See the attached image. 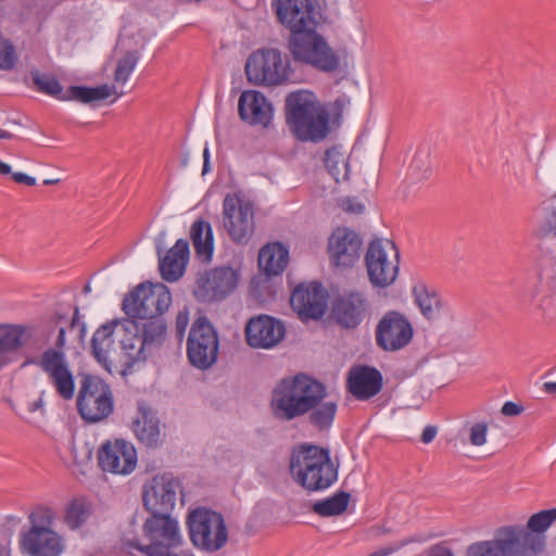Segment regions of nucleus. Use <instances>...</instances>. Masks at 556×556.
<instances>
[{
    "instance_id": "nucleus-1",
    "label": "nucleus",
    "mask_w": 556,
    "mask_h": 556,
    "mask_svg": "<svg viewBox=\"0 0 556 556\" xmlns=\"http://www.w3.org/2000/svg\"><path fill=\"white\" fill-rule=\"evenodd\" d=\"M324 384L305 375L282 379L273 391L270 407L280 421H291L308 414L312 426L318 430L331 427L337 403L325 401Z\"/></svg>"
},
{
    "instance_id": "nucleus-2",
    "label": "nucleus",
    "mask_w": 556,
    "mask_h": 556,
    "mask_svg": "<svg viewBox=\"0 0 556 556\" xmlns=\"http://www.w3.org/2000/svg\"><path fill=\"white\" fill-rule=\"evenodd\" d=\"M135 518L128 521V529L123 530L122 541L147 556H195L191 551H175L184 543L179 523L168 514H151L142 526L147 544L138 539Z\"/></svg>"
},
{
    "instance_id": "nucleus-3",
    "label": "nucleus",
    "mask_w": 556,
    "mask_h": 556,
    "mask_svg": "<svg viewBox=\"0 0 556 556\" xmlns=\"http://www.w3.org/2000/svg\"><path fill=\"white\" fill-rule=\"evenodd\" d=\"M286 121L292 134L301 141L317 142L329 131V114L315 93L301 89L286 98Z\"/></svg>"
},
{
    "instance_id": "nucleus-4",
    "label": "nucleus",
    "mask_w": 556,
    "mask_h": 556,
    "mask_svg": "<svg viewBox=\"0 0 556 556\" xmlns=\"http://www.w3.org/2000/svg\"><path fill=\"white\" fill-rule=\"evenodd\" d=\"M290 472L308 491L326 490L338 479L329 450L316 445H301L292 452Z\"/></svg>"
},
{
    "instance_id": "nucleus-5",
    "label": "nucleus",
    "mask_w": 556,
    "mask_h": 556,
    "mask_svg": "<svg viewBox=\"0 0 556 556\" xmlns=\"http://www.w3.org/2000/svg\"><path fill=\"white\" fill-rule=\"evenodd\" d=\"M30 527L20 535V549L28 556H61L65 548L63 536L51 526L54 513L46 506L36 507L28 516Z\"/></svg>"
},
{
    "instance_id": "nucleus-6",
    "label": "nucleus",
    "mask_w": 556,
    "mask_h": 556,
    "mask_svg": "<svg viewBox=\"0 0 556 556\" xmlns=\"http://www.w3.org/2000/svg\"><path fill=\"white\" fill-rule=\"evenodd\" d=\"M244 70L248 80L257 86L275 87L294 81L289 58L276 48H263L251 53Z\"/></svg>"
},
{
    "instance_id": "nucleus-7",
    "label": "nucleus",
    "mask_w": 556,
    "mask_h": 556,
    "mask_svg": "<svg viewBox=\"0 0 556 556\" xmlns=\"http://www.w3.org/2000/svg\"><path fill=\"white\" fill-rule=\"evenodd\" d=\"M188 534L191 544L200 552L215 553L228 542V527L220 513L198 507L187 517Z\"/></svg>"
},
{
    "instance_id": "nucleus-8",
    "label": "nucleus",
    "mask_w": 556,
    "mask_h": 556,
    "mask_svg": "<svg viewBox=\"0 0 556 556\" xmlns=\"http://www.w3.org/2000/svg\"><path fill=\"white\" fill-rule=\"evenodd\" d=\"M288 49L295 62L311 65L320 72L333 73L340 67L339 55L316 28L290 35Z\"/></svg>"
},
{
    "instance_id": "nucleus-9",
    "label": "nucleus",
    "mask_w": 556,
    "mask_h": 556,
    "mask_svg": "<svg viewBox=\"0 0 556 556\" xmlns=\"http://www.w3.org/2000/svg\"><path fill=\"white\" fill-rule=\"evenodd\" d=\"M172 303L168 288L162 283H139L124 300L123 311L134 320L162 317Z\"/></svg>"
},
{
    "instance_id": "nucleus-10",
    "label": "nucleus",
    "mask_w": 556,
    "mask_h": 556,
    "mask_svg": "<svg viewBox=\"0 0 556 556\" xmlns=\"http://www.w3.org/2000/svg\"><path fill=\"white\" fill-rule=\"evenodd\" d=\"M365 265L370 283L388 288L394 283L400 270V252L394 242L375 239L365 253Z\"/></svg>"
},
{
    "instance_id": "nucleus-11",
    "label": "nucleus",
    "mask_w": 556,
    "mask_h": 556,
    "mask_svg": "<svg viewBox=\"0 0 556 556\" xmlns=\"http://www.w3.org/2000/svg\"><path fill=\"white\" fill-rule=\"evenodd\" d=\"M77 410L87 422H99L108 418L114 409L113 393L101 378L86 375L76 400Z\"/></svg>"
},
{
    "instance_id": "nucleus-12",
    "label": "nucleus",
    "mask_w": 556,
    "mask_h": 556,
    "mask_svg": "<svg viewBox=\"0 0 556 556\" xmlns=\"http://www.w3.org/2000/svg\"><path fill=\"white\" fill-rule=\"evenodd\" d=\"M37 366L46 376L49 384L64 401L75 396V377L64 351L45 350L40 356L25 361L24 365Z\"/></svg>"
},
{
    "instance_id": "nucleus-13",
    "label": "nucleus",
    "mask_w": 556,
    "mask_h": 556,
    "mask_svg": "<svg viewBox=\"0 0 556 556\" xmlns=\"http://www.w3.org/2000/svg\"><path fill=\"white\" fill-rule=\"evenodd\" d=\"M223 225L230 239L247 244L254 232V206L239 193H227L223 201Z\"/></svg>"
},
{
    "instance_id": "nucleus-14",
    "label": "nucleus",
    "mask_w": 556,
    "mask_h": 556,
    "mask_svg": "<svg viewBox=\"0 0 556 556\" xmlns=\"http://www.w3.org/2000/svg\"><path fill=\"white\" fill-rule=\"evenodd\" d=\"M219 350L218 336L206 317H199L192 324L187 340V357L198 369L212 367Z\"/></svg>"
},
{
    "instance_id": "nucleus-15",
    "label": "nucleus",
    "mask_w": 556,
    "mask_h": 556,
    "mask_svg": "<svg viewBox=\"0 0 556 556\" xmlns=\"http://www.w3.org/2000/svg\"><path fill=\"white\" fill-rule=\"evenodd\" d=\"M239 271L230 266H219L198 274L193 289L194 298L202 303L225 300L238 287Z\"/></svg>"
},
{
    "instance_id": "nucleus-16",
    "label": "nucleus",
    "mask_w": 556,
    "mask_h": 556,
    "mask_svg": "<svg viewBox=\"0 0 556 556\" xmlns=\"http://www.w3.org/2000/svg\"><path fill=\"white\" fill-rule=\"evenodd\" d=\"M413 337L412 323L406 315L397 311L384 313L375 329L376 343L386 352H396L406 348Z\"/></svg>"
},
{
    "instance_id": "nucleus-17",
    "label": "nucleus",
    "mask_w": 556,
    "mask_h": 556,
    "mask_svg": "<svg viewBox=\"0 0 556 556\" xmlns=\"http://www.w3.org/2000/svg\"><path fill=\"white\" fill-rule=\"evenodd\" d=\"M271 8L290 35L317 27L316 0H273Z\"/></svg>"
},
{
    "instance_id": "nucleus-18",
    "label": "nucleus",
    "mask_w": 556,
    "mask_h": 556,
    "mask_svg": "<svg viewBox=\"0 0 556 556\" xmlns=\"http://www.w3.org/2000/svg\"><path fill=\"white\" fill-rule=\"evenodd\" d=\"M181 492V483L172 473L155 476L143 490V504L151 514L170 515Z\"/></svg>"
},
{
    "instance_id": "nucleus-19",
    "label": "nucleus",
    "mask_w": 556,
    "mask_h": 556,
    "mask_svg": "<svg viewBox=\"0 0 556 556\" xmlns=\"http://www.w3.org/2000/svg\"><path fill=\"white\" fill-rule=\"evenodd\" d=\"M98 463L103 471L113 475H129L137 465L135 446L123 440L104 442L98 451Z\"/></svg>"
},
{
    "instance_id": "nucleus-20",
    "label": "nucleus",
    "mask_w": 556,
    "mask_h": 556,
    "mask_svg": "<svg viewBox=\"0 0 556 556\" xmlns=\"http://www.w3.org/2000/svg\"><path fill=\"white\" fill-rule=\"evenodd\" d=\"M362 245L363 240L355 231L337 228L328 241L331 265L342 269L353 267L361 257Z\"/></svg>"
},
{
    "instance_id": "nucleus-21",
    "label": "nucleus",
    "mask_w": 556,
    "mask_h": 556,
    "mask_svg": "<svg viewBox=\"0 0 556 556\" xmlns=\"http://www.w3.org/2000/svg\"><path fill=\"white\" fill-rule=\"evenodd\" d=\"M502 556H539L543 551L539 547L535 535L528 533L522 525H507L495 530Z\"/></svg>"
},
{
    "instance_id": "nucleus-22",
    "label": "nucleus",
    "mask_w": 556,
    "mask_h": 556,
    "mask_svg": "<svg viewBox=\"0 0 556 556\" xmlns=\"http://www.w3.org/2000/svg\"><path fill=\"white\" fill-rule=\"evenodd\" d=\"M244 332L251 348L271 349L285 338L286 327L279 319L263 314L250 318Z\"/></svg>"
},
{
    "instance_id": "nucleus-23",
    "label": "nucleus",
    "mask_w": 556,
    "mask_h": 556,
    "mask_svg": "<svg viewBox=\"0 0 556 556\" xmlns=\"http://www.w3.org/2000/svg\"><path fill=\"white\" fill-rule=\"evenodd\" d=\"M328 294L319 282L298 286L290 298L294 312L301 319H319L327 308Z\"/></svg>"
},
{
    "instance_id": "nucleus-24",
    "label": "nucleus",
    "mask_w": 556,
    "mask_h": 556,
    "mask_svg": "<svg viewBox=\"0 0 556 556\" xmlns=\"http://www.w3.org/2000/svg\"><path fill=\"white\" fill-rule=\"evenodd\" d=\"M240 118L252 126L268 127L273 118V106L266 97L256 90H245L238 102Z\"/></svg>"
},
{
    "instance_id": "nucleus-25",
    "label": "nucleus",
    "mask_w": 556,
    "mask_h": 556,
    "mask_svg": "<svg viewBox=\"0 0 556 556\" xmlns=\"http://www.w3.org/2000/svg\"><path fill=\"white\" fill-rule=\"evenodd\" d=\"M348 390L359 401H367L382 389V375L374 367L359 366L350 370Z\"/></svg>"
},
{
    "instance_id": "nucleus-26",
    "label": "nucleus",
    "mask_w": 556,
    "mask_h": 556,
    "mask_svg": "<svg viewBox=\"0 0 556 556\" xmlns=\"http://www.w3.org/2000/svg\"><path fill=\"white\" fill-rule=\"evenodd\" d=\"M367 312V300L361 292H352L340 298L332 308L336 321L344 328H356Z\"/></svg>"
},
{
    "instance_id": "nucleus-27",
    "label": "nucleus",
    "mask_w": 556,
    "mask_h": 556,
    "mask_svg": "<svg viewBox=\"0 0 556 556\" xmlns=\"http://www.w3.org/2000/svg\"><path fill=\"white\" fill-rule=\"evenodd\" d=\"M132 430L137 439L148 447H156L161 443L160 420L144 402L138 405V415L132 421Z\"/></svg>"
},
{
    "instance_id": "nucleus-28",
    "label": "nucleus",
    "mask_w": 556,
    "mask_h": 556,
    "mask_svg": "<svg viewBox=\"0 0 556 556\" xmlns=\"http://www.w3.org/2000/svg\"><path fill=\"white\" fill-rule=\"evenodd\" d=\"M188 260L189 243L185 239H178L165 256L160 258L162 278L168 282L177 281L184 275Z\"/></svg>"
},
{
    "instance_id": "nucleus-29",
    "label": "nucleus",
    "mask_w": 556,
    "mask_h": 556,
    "mask_svg": "<svg viewBox=\"0 0 556 556\" xmlns=\"http://www.w3.org/2000/svg\"><path fill=\"white\" fill-rule=\"evenodd\" d=\"M131 328L137 332L140 331L143 338L142 344L150 355L159 351L167 338V324L163 317L135 320Z\"/></svg>"
},
{
    "instance_id": "nucleus-30",
    "label": "nucleus",
    "mask_w": 556,
    "mask_h": 556,
    "mask_svg": "<svg viewBox=\"0 0 556 556\" xmlns=\"http://www.w3.org/2000/svg\"><path fill=\"white\" fill-rule=\"evenodd\" d=\"M289 261V251L280 242L268 243L258 252V266L268 276L281 274Z\"/></svg>"
},
{
    "instance_id": "nucleus-31",
    "label": "nucleus",
    "mask_w": 556,
    "mask_h": 556,
    "mask_svg": "<svg viewBox=\"0 0 556 556\" xmlns=\"http://www.w3.org/2000/svg\"><path fill=\"white\" fill-rule=\"evenodd\" d=\"M412 294L414 303L425 318L432 320L439 317L442 304L435 290L429 288L424 281H416L413 285Z\"/></svg>"
},
{
    "instance_id": "nucleus-32",
    "label": "nucleus",
    "mask_w": 556,
    "mask_h": 556,
    "mask_svg": "<svg viewBox=\"0 0 556 556\" xmlns=\"http://www.w3.org/2000/svg\"><path fill=\"white\" fill-rule=\"evenodd\" d=\"M118 325V321H111L100 326L94 331L91 339V349L93 356L108 370H111V362L109 359V354L114 343L113 333L115 327H117Z\"/></svg>"
},
{
    "instance_id": "nucleus-33",
    "label": "nucleus",
    "mask_w": 556,
    "mask_h": 556,
    "mask_svg": "<svg viewBox=\"0 0 556 556\" xmlns=\"http://www.w3.org/2000/svg\"><path fill=\"white\" fill-rule=\"evenodd\" d=\"M190 237L197 255L204 261H211L214 251V239L210 223L203 219L193 222Z\"/></svg>"
},
{
    "instance_id": "nucleus-34",
    "label": "nucleus",
    "mask_w": 556,
    "mask_h": 556,
    "mask_svg": "<svg viewBox=\"0 0 556 556\" xmlns=\"http://www.w3.org/2000/svg\"><path fill=\"white\" fill-rule=\"evenodd\" d=\"M135 320H127L122 324L124 329V337L121 339V345L126 356L131 363L146 361L150 355L146 346H143V338L140 331L132 330L131 326Z\"/></svg>"
},
{
    "instance_id": "nucleus-35",
    "label": "nucleus",
    "mask_w": 556,
    "mask_h": 556,
    "mask_svg": "<svg viewBox=\"0 0 556 556\" xmlns=\"http://www.w3.org/2000/svg\"><path fill=\"white\" fill-rule=\"evenodd\" d=\"M324 164L336 182L345 181L350 177L348 154L341 146H333L326 150Z\"/></svg>"
},
{
    "instance_id": "nucleus-36",
    "label": "nucleus",
    "mask_w": 556,
    "mask_h": 556,
    "mask_svg": "<svg viewBox=\"0 0 556 556\" xmlns=\"http://www.w3.org/2000/svg\"><path fill=\"white\" fill-rule=\"evenodd\" d=\"M556 521V508L541 510L533 514L523 526V529L535 535L539 540V547L544 552L546 545L545 532Z\"/></svg>"
},
{
    "instance_id": "nucleus-37",
    "label": "nucleus",
    "mask_w": 556,
    "mask_h": 556,
    "mask_svg": "<svg viewBox=\"0 0 556 556\" xmlns=\"http://www.w3.org/2000/svg\"><path fill=\"white\" fill-rule=\"evenodd\" d=\"M25 329L16 325L0 326V369L8 364V352L17 350L23 344Z\"/></svg>"
},
{
    "instance_id": "nucleus-38",
    "label": "nucleus",
    "mask_w": 556,
    "mask_h": 556,
    "mask_svg": "<svg viewBox=\"0 0 556 556\" xmlns=\"http://www.w3.org/2000/svg\"><path fill=\"white\" fill-rule=\"evenodd\" d=\"M114 87L101 85L98 87L71 86L64 94L63 101L75 100L81 103L104 100L113 92Z\"/></svg>"
},
{
    "instance_id": "nucleus-39",
    "label": "nucleus",
    "mask_w": 556,
    "mask_h": 556,
    "mask_svg": "<svg viewBox=\"0 0 556 556\" xmlns=\"http://www.w3.org/2000/svg\"><path fill=\"white\" fill-rule=\"evenodd\" d=\"M91 513V503L85 497H76L67 504L64 521L70 529L77 530L88 521Z\"/></svg>"
},
{
    "instance_id": "nucleus-40",
    "label": "nucleus",
    "mask_w": 556,
    "mask_h": 556,
    "mask_svg": "<svg viewBox=\"0 0 556 556\" xmlns=\"http://www.w3.org/2000/svg\"><path fill=\"white\" fill-rule=\"evenodd\" d=\"M350 497L351 495L348 492H336L325 500L315 502L312 510L321 517L339 516L346 510Z\"/></svg>"
},
{
    "instance_id": "nucleus-41",
    "label": "nucleus",
    "mask_w": 556,
    "mask_h": 556,
    "mask_svg": "<svg viewBox=\"0 0 556 556\" xmlns=\"http://www.w3.org/2000/svg\"><path fill=\"white\" fill-rule=\"evenodd\" d=\"M30 74L37 91L63 101L65 91L54 76L42 74L39 71H33Z\"/></svg>"
},
{
    "instance_id": "nucleus-42",
    "label": "nucleus",
    "mask_w": 556,
    "mask_h": 556,
    "mask_svg": "<svg viewBox=\"0 0 556 556\" xmlns=\"http://www.w3.org/2000/svg\"><path fill=\"white\" fill-rule=\"evenodd\" d=\"M140 59L138 51H128L118 62L114 73V80L116 83L125 84Z\"/></svg>"
},
{
    "instance_id": "nucleus-43",
    "label": "nucleus",
    "mask_w": 556,
    "mask_h": 556,
    "mask_svg": "<svg viewBox=\"0 0 556 556\" xmlns=\"http://www.w3.org/2000/svg\"><path fill=\"white\" fill-rule=\"evenodd\" d=\"M16 60L14 47L8 40L0 37V68L7 71L13 68Z\"/></svg>"
},
{
    "instance_id": "nucleus-44",
    "label": "nucleus",
    "mask_w": 556,
    "mask_h": 556,
    "mask_svg": "<svg viewBox=\"0 0 556 556\" xmlns=\"http://www.w3.org/2000/svg\"><path fill=\"white\" fill-rule=\"evenodd\" d=\"M486 422H476L469 430V442L475 446H481L486 443Z\"/></svg>"
},
{
    "instance_id": "nucleus-45",
    "label": "nucleus",
    "mask_w": 556,
    "mask_h": 556,
    "mask_svg": "<svg viewBox=\"0 0 556 556\" xmlns=\"http://www.w3.org/2000/svg\"><path fill=\"white\" fill-rule=\"evenodd\" d=\"M417 540L416 539H405V540H402L401 542L399 543H395L393 545H390V546H386V547H382L374 553H370L368 556H389L391 554H393L394 552L401 549L402 547L406 546L407 544L409 543H413V542H416Z\"/></svg>"
},
{
    "instance_id": "nucleus-46",
    "label": "nucleus",
    "mask_w": 556,
    "mask_h": 556,
    "mask_svg": "<svg viewBox=\"0 0 556 556\" xmlns=\"http://www.w3.org/2000/svg\"><path fill=\"white\" fill-rule=\"evenodd\" d=\"M188 324H189L188 312L187 311L179 312L176 316V321H175L176 334L179 340L182 339V337L186 332V329L188 327Z\"/></svg>"
},
{
    "instance_id": "nucleus-47",
    "label": "nucleus",
    "mask_w": 556,
    "mask_h": 556,
    "mask_svg": "<svg viewBox=\"0 0 556 556\" xmlns=\"http://www.w3.org/2000/svg\"><path fill=\"white\" fill-rule=\"evenodd\" d=\"M427 556H454V553L445 542H441L429 547Z\"/></svg>"
},
{
    "instance_id": "nucleus-48",
    "label": "nucleus",
    "mask_w": 556,
    "mask_h": 556,
    "mask_svg": "<svg viewBox=\"0 0 556 556\" xmlns=\"http://www.w3.org/2000/svg\"><path fill=\"white\" fill-rule=\"evenodd\" d=\"M523 410V407L521 405L516 404L515 402L507 401L502 406L501 413L504 416H518Z\"/></svg>"
},
{
    "instance_id": "nucleus-49",
    "label": "nucleus",
    "mask_w": 556,
    "mask_h": 556,
    "mask_svg": "<svg viewBox=\"0 0 556 556\" xmlns=\"http://www.w3.org/2000/svg\"><path fill=\"white\" fill-rule=\"evenodd\" d=\"M341 206L345 212L353 214H361L364 211V205L354 199L343 200Z\"/></svg>"
},
{
    "instance_id": "nucleus-50",
    "label": "nucleus",
    "mask_w": 556,
    "mask_h": 556,
    "mask_svg": "<svg viewBox=\"0 0 556 556\" xmlns=\"http://www.w3.org/2000/svg\"><path fill=\"white\" fill-rule=\"evenodd\" d=\"M78 329V336L80 339H83L86 334V326L84 323L79 320V309L78 307H75L74 315L71 320V329Z\"/></svg>"
},
{
    "instance_id": "nucleus-51",
    "label": "nucleus",
    "mask_w": 556,
    "mask_h": 556,
    "mask_svg": "<svg viewBox=\"0 0 556 556\" xmlns=\"http://www.w3.org/2000/svg\"><path fill=\"white\" fill-rule=\"evenodd\" d=\"M11 176H12V179L16 182V184H23V185H26V186H35L36 185V178L33 177V176H29L25 173H21V172H15V173H12L11 172Z\"/></svg>"
},
{
    "instance_id": "nucleus-52",
    "label": "nucleus",
    "mask_w": 556,
    "mask_h": 556,
    "mask_svg": "<svg viewBox=\"0 0 556 556\" xmlns=\"http://www.w3.org/2000/svg\"><path fill=\"white\" fill-rule=\"evenodd\" d=\"M437 433H438V428L435 426L429 425V426L425 427V429L421 433L422 443H425V444L431 443L434 440Z\"/></svg>"
},
{
    "instance_id": "nucleus-53",
    "label": "nucleus",
    "mask_w": 556,
    "mask_h": 556,
    "mask_svg": "<svg viewBox=\"0 0 556 556\" xmlns=\"http://www.w3.org/2000/svg\"><path fill=\"white\" fill-rule=\"evenodd\" d=\"M544 235L556 232V210H553L546 218V228H544Z\"/></svg>"
},
{
    "instance_id": "nucleus-54",
    "label": "nucleus",
    "mask_w": 556,
    "mask_h": 556,
    "mask_svg": "<svg viewBox=\"0 0 556 556\" xmlns=\"http://www.w3.org/2000/svg\"><path fill=\"white\" fill-rule=\"evenodd\" d=\"M65 332H66L65 327H60L59 333H58V337H56V340L54 343V348H49L48 350L64 351V348L66 344Z\"/></svg>"
},
{
    "instance_id": "nucleus-55",
    "label": "nucleus",
    "mask_w": 556,
    "mask_h": 556,
    "mask_svg": "<svg viewBox=\"0 0 556 556\" xmlns=\"http://www.w3.org/2000/svg\"><path fill=\"white\" fill-rule=\"evenodd\" d=\"M43 397H45V391H42L40 393L39 397L36 401L28 403V407H27L28 412L35 413L37 410H43V406H45Z\"/></svg>"
},
{
    "instance_id": "nucleus-56",
    "label": "nucleus",
    "mask_w": 556,
    "mask_h": 556,
    "mask_svg": "<svg viewBox=\"0 0 556 556\" xmlns=\"http://www.w3.org/2000/svg\"><path fill=\"white\" fill-rule=\"evenodd\" d=\"M210 170V149L207 144H205L203 149V168L202 174H206Z\"/></svg>"
},
{
    "instance_id": "nucleus-57",
    "label": "nucleus",
    "mask_w": 556,
    "mask_h": 556,
    "mask_svg": "<svg viewBox=\"0 0 556 556\" xmlns=\"http://www.w3.org/2000/svg\"><path fill=\"white\" fill-rule=\"evenodd\" d=\"M544 391L548 394H556V382L548 381L543 384Z\"/></svg>"
},
{
    "instance_id": "nucleus-58",
    "label": "nucleus",
    "mask_w": 556,
    "mask_h": 556,
    "mask_svg": "<svg viewBox=\"0 0 556 556\" xmlns=\"http://www.w3.org/2000/svg\"><path fill=\"white\" fill-rule=\"evenodd\" d=\"M0 174H2V175L11 174V166L8 163L0 161Z\"/></svg>"
},
{
    "instance_id": "nucleus-59",
    "label": "nucleus",
    "mask_w": 556,
    "mask_h": 556,
    "mask_svg": "<svg viewBox=\"0 0 556 556\" xmlns=\"http://www.w3.org/2000/svg\"><path fill=\"white\" fill-rule=\"evenodd\" d=\"M15 136L10 132V131H7V130H3V129H0V140H3V139H14Z\"/></svg>"
},
{
    "instance_id": "nucleus-60",
    "label": "nucleus",
    "mask_w": 556,
    "mask_h": 556,
    "mask_svg": "<svg viewBox=\"0 0 556 556\" xmlns=\"http://www.w3.org/2000/svg\"><path fill=\"white\" fill-rule=\"evenodd\" d=\"M0 556H11L10 548L2 545L1 543H0Z\"/></svg>"
},
{
    "instance_id": "nucleus-61",
    "label": "nucleus",
    "mask_w": 556,
    "mask_h": 556,
    "mask_svg": "<svg viewBox=\"0 0 556 556\" xmlns=\"http://www.w3.org/2000/svg\"><path fill=\"white\" fill-rule=\"evenodd\" d=\"M54 182H56V180L47 179V180L43 181L45 185H52Z\"/></svg>"
},
{
    "instance_id": "nucleus-62",
    "label": "nucleus",
    "mask_w": 556,
    "mask_h": 556,
    "mask_svg": "<svg viewBox=\"0 0 556 556\" xmlns=\"http://www.w3.org/2000/svg\"><path fill=\"white\" fill-rule=\"evenodd\" d=\"M84 291L85 292H89L90 291V286L89 285H86L85 288H84Z\"/></svg>"
},
{
    "instance_id": "nucleus-63",
    "label": "nucleus",
    "mask_w": 556,
    "mask_h": 556,
    "mask_svg": "<svg viewBox=\"0 0 556 556\" xmlns=\"http://www.w3.org/2000/svg\"><path fill=\"white\" fill-rule=\"evenodd\" d=\"M55 319H62V316L55 315Z\"/></svg>"
}]
</instances>
